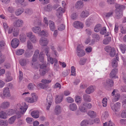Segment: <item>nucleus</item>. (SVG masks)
Returning a JSON list of instances; mask_svg holds the SVG:
<instances>
[{"label": "nucleus", "instance_id": "f257e3e1", "mask_svg": "<svg viewBox=\"0 0 126 126\" xmlns=\"http://www.w3.org/2000/svg\"><path fill=\"white\" fill-rule=\"evenodd\" d=\"M28 106L25 102H23L22 105L17 104L16 106L17 109L16 110L14 109H9L7 110L6 112L7 115H12L16 113L17 115L18 118L21 117V114H23L26 111L28 108Z\"/></svg>", "mask_w": 126, "mask_h": 126}, {"label": "nucleus", "instance_id": "f03ea898", "mask_svg": "<svg viewBox=\"0 0 126 126\" xmlns=\"http://www.w3.org/2000/svg\"><path fill=\"white\" fill-rule=\"evenodd\" d=\"M44 52L47 57V61L49 62L50 61L51 64H53L54 63V66L55 67L57 63V61L55 59H53L50 57V54L49 52V48L48 47L45 48L44 49Z\"/></svg>", "mask_w": 126, "mask_h": 126}, {"label": "nucleus", "instance_id": "7ed1b4c3", "mask_svg": "<svg viewBox=\"0 0 126 126\" xmlns=\"http://www.w3.org/2000/svg\"><path fill=\"white\" fill-rule=\"evenodd\" d=\"M47 101L46 104V109L47 110H49L53 102L52 96L51 94H49L48 95L47 97Z\"/></svg>", "mask_w": 126, "mask_h": 126}, {"label": "nucleus", "instance_id": "20e7f679", "mask_svg": "<svg viewBox=\"0 0 126 126\" xmlns=\"http://www.w3.org/2000/svg\"><path fill=\"white\" fill-rule=\"evenodd\" d=\"M110 107L111 109L115 112H118L120 110L121 104L120 103L117 102L114 104H111Z\"/></svg>", "mask_w": 126, "mask_h": 126}, {"label": "nucleus", "instance_id": "39448f33", "mask_svg": "<svg viewBox=\"0 0 126 126\" xmlns=\"http://www.w3.org/2000/svg\"><path fill=\"white\" fill-rule=\"evenodd\" d=\"M27 36L29 38V39L33 43H34L37 42V39L35 35H33L32 32H30L26 34Z\"/></svg>", "mask_w": 126, "mask_h": 126}, {"label": "nucleus", "instance_id": "423d86ee", "mask_svg": "<svg viewBox=\"0 0 126 126\" xmlns=\"http://www.w3.org/2000/svg\"><path fill=\"white\" fill-rule=\"evenodd\" d=\"M3 94V96H1V97L2 98H4V97H9L11 96L10 93L9 88L6 87L4 88Z\"/></svg>", "mask_w": 126, "mask_h": 126}, {"label": "nucleus", "instance_id": "0eeeda50", "mask_svg": "<svg viewBox=\"0 0 126 126\" xmlns=\"http://www.w3.org/2000/svg\"><path fill=\"white\" fill-rule=\"evenodd\" d=\"M24 22L23 20L21 19H18L14 21L13 23L14 27L16 28L21 27L23 24Z\"/></svg>", "mask_w": 126, "mask_h": 126}, {"label": "nucleus", "instance_id": "6e6552de", "mask_svg": "<svg viewBox=\"0 0 126 126\" xmlns=\"http://www.w3.org/2000/svg\"><path fill=\"white\" fill-rule=\"evenodd\" d=\"M39 74L41 76H44L47 72L46 66L44 64H42L40 66L39 70Z\"/></svg>", "mask_w": 126, "mask_h": 126}, {"label": "nucleus", "instance_id": "1a4fd4ad", "mask_svg": "<svg viewBox=\"0 0 126 126\" xmlns=\"http://www.w3.org/2000/svg\"><path fill=\"white\" fill-rule=\"evenodd\" d=\"M11 44L13 48H16L18 46L19 44V41L16 38H14L12 40Z\"/></svg>", "mask_w": 126, "mask_h": 126}, {"label": "nucleus", "instance_id": "9d476101", "mask_svg": "<svg viewBox=\"0 0 126 126\" xmlns=\"http://www.w3.org/2000/svg\"><path fill=\"white\" fill-rule=\"evenodd\" d=\"M48 41L47 38L41 37L39 40V43L42 46H45L47 45Z\"/></svg>", "mask_w": 126, "mask_h": 126}, {"label": "nucleus", "instance_id": "9b49d317", "mask_svg": "<svg viewBox=\"0 0 126 126\" xmlns=\"http://www.w3.org/2000/svg\"><path fill=\"white\" fill-rule=\"evenodd\" d=\"M51 48L52 51L53 53L54 54L55 56H58L59 54L57 52L56 49L58 51H60L62 50L61 48L59 47L56 48L54 46H51Z\"/></svg>", "mask_w": 126, "mask_h": 126}, {"label": "nucleus", "instance_id": "f8f14e48", "mask_svg": "<svg viewBox=\"0 0 126 126\" xmlns=\"http://www.w3.org/2000/svg\"><path fill=\"white\" fill-rule=\"evenodd\" d=\"M95 90V86L91 85L89 86L86 89L85 92L87 94H90L93 93Z\"/></svg>", "mask_w": 126, "mask_h": 126}, {"label": "nucleus", "instance_id": "ddd939ff", "mask_svg": "<svg viewBox=\"0 0 126 126\" xmlns=\"http://www.w3.org/2000/svg\"><path fill=\"white\" fill-rule=\"evenodd\" d=\"M85 51L79 48L78 47L77 50V54L79 57H81L84 56L85 54Z\"/></svg>", "mask_w": 126, "mask_h": 126}, {"label": "nucleus", "instance_id": "4468645a", "mask_svg": "<svg viewBox=\"0 0 126 126\" xmlns=\"http://www.w3.org/2000/svg\"><path fill=\"white\" fill-rule=\"evenodd\" d=\"M73 26L75 28H82L84 26L83 24L82 23L77 21H75L74 22Z\"/></svg>", "mask_w": 126, "mask_h": 126}, {"label": "nucleus", "instance_id": "2eb2a0df", "mask_svg": "<svg viewBox=\"0 0 126 126\" xmlns=\"http://www.w3.org/2000/svg\"><path fill=\"white\" fill-rule=\"evenodd\" d=\"M10 105V103L8 101H4L0 104V107L1 108L4 109L8 108Z\"/></svg>", "mask_w": 126, "mask_h": 126}, {"label": "nucleus", "instance_id": "dca6fc26", "mask_svg": "<svg viewBox=\"0 0 126 126\" xmlns=\"http://www.w3.org/2000/svg\"><path fill=\"white\" fill-rule=\"evenodd\" d=\"M103 84L105 86H112L113 85V81L111 79H108L106 82L103 83Z\"/></svg>", "mask_w": 126, "mask_h": 126}, {"label": "nucleus", "instance_id": "f3484780", "mask_svg": "<svg viewBox=\"0 0 126 126\" xmlns=\"http://www.w3.org/2000/svg\"><path fill=\"white\" fill-rule=\"evenodd\" d=\"M6 78L5 81L8 82L10 81L13 79L12 77L11 76V74L10 72L9 71H7L5 74Z\"/></svg>", "mask_w": 126, "mask_h": 126}, {"label": "nucleus", "instance_id": "a211bd4d", "mask_svg": "<svg viewBox=\"0 0 126 126\" xmlns=\"http://www.w3.org/2000/svg\"><path fill=\"white\" fill-rule=\"evenodd\" d=\"M116 8V11H121L125 8V6L124 5H121L119 4H116L115 5Z\"/></svg>", "mask_w": 126, "mask_h": 126}, {"label": "nucleus", "instance_id": "6ab92c4d", "mask_svg": "<svg viewBox=\"0 0 126 126\" xmlns=\"http://www.w3.org/2000/svg\"><path fill=\"white\" fill-rule=\"evenodd\" d=\"M83 6V2L79 0L76 2L75 4V7L76 8L79 9L82 8Z\"/></svg>", "mask_w": 126, "mask_h": 126}, {"label": "nucleus", "instance_id": "aec40b11", "mask_svg": "<svg viewBox=\"0 0 126 126\" xmlns=\"http://www.w3.org/2000/svg\"><path fill=\"white\" fill-rule=\"evenodd\" d=\"M54 113L57 115L59 114L61 112V108L59 105H57L55 106L54 109Z\"/></svg>", "mask_w": 126, "mask_h": 126}, {"label": "nucleus", "instance_id": "412c9836", "mask_svg": "<svg viewBox=\"0 0 126 126\" xmlns=\"http://www.w3.org/2000/svg\"><path fill=\"white\" fill-rule=\"evenodd\" d=\"M32 31L35 33H37L39 35V33L41 31V29L38 26H35L32 28Z\"/></svg>", "mask_w": 126, "mask_h": 126}, {"label": "nucleus", "instance_id": "4be33fe9", "mask_svg": "<svg viewBox=\"0 0 126 126\" xmlns=\"http://www.w3.org/2000/svg\"><path fill=\"white\" fill-rule=\"evenodd\" d=\"M64 12V11L63 10V8L60 7L57 10L56 15L59 17L60 18L62 15L63 13Z\"/></svg>", "mask_w": 126, "mask_h": 126}, {"label": "nucleus", "instance_id": "5701e85b", "mask_svg": "<svg viewBox=\"0 0 126 126\" xmlns=\"http://www.w3.org/2000/svg\"><path fill=\"white\" fill-rule=\"evenodd\" d=\"M63 98V96L62 95L59 96L58 95H56L55 98V102L56 103L58 104L61 102Z\"/></svg>", "mask_w": 126, "mask_h": 126}, {"label": "nucleus", "instance_id": "b1692460", "mask_svg": "<svg viewBox=\"0 0 126 126\" xmlns=\"http://www.w3.org/2000/svg\"><path fill=\"white\" fill-rule=\"evenodd\" d=\"M69 109L71 110L75 111L77 109V106L75 103H71L69 105Z\"/></svg>", "mask_w": 126, "mask_h": 126}, {"label": "nucleus", "instance_id": "393cba45", "mask_svg": "<svg viewBox=\"0 0 126 126\" xmlns=\"http://www.w3.org/2000/svg\"><path fill=\"white\" fill-rule=\"evenodd\" d=\"M89 15L88 12L86 10L82 11L81 13L80 16L82 18H85Z\"/></svg>", "mask_w": 126, "mask_h": 126}, {"label": "nucleus", "instance_id": "a878e982", "mask_svg": "<svg viewBox=\"0 0 126 126\" xmlns=\"http://www.w3.org/2000/svg\"><path fill=\"white\" fill-rule=\"evenodd\" d=\"M118 72V70L116 69H113L110 74V77L111 78H115Z\"/></svg>", "mask_w": 126, "mask_h": 126}, {"label": "nucleus", "instance_id": "bb28decb", "mask_svg": "<svg viewBox=\"0 0 126 126\" xmlns=\"http://www.w3.org/2000/svg\"><path fill=\"white\" fill-rule=\"evenodd\" d=\"M31 114L33 117L37 118L39 117V112L38 111H33L31 112Z\"/></svg>", "mask_w": 126, "mask_h": 126}, {"label": "nucleus", "instance_id": "cd10ccee", "mask_svg": "<svg viewBox=\"0 0 126 126\" xmlns=\"http://www.w3.org/2000/svg\"><path fill=\"white\" fill-rule=\"evenodd\" d=\"M29 61L28 60L25 59H22L20 61V64L22 66H25L28 63Z\"/></svg>", "mask_w": 126, "mask_h": 126}, {"label": "nucleus", "instance_id": "c85d7f7f", "mask_svg": "<svg viewBox=\"0 0 126 126\" xmlns=\"http://www.w3.org/2000/svg\"><path fill=\"white\" fill-rule=\"evenodd\" d=\"M8 117L6 112L2 111L0 112V118L2 119H6Z\"/></svg>", "mask_w": 126, "mask_h": 126}, {"label": "nucleus", "instance_id": "c756f323", "mask_svg": "<svg viewBox=\"0 0 126 126\" xmlns=\"http://www.w3.org/2000/svg\"><path fill=\"white\" fill-rule=\"evenodd\" d=\"M48 35V33L46 31L42 30L39 33V36H45L47 37Z\"/></svg>", "mask_w": 126, "mask_h": 126}, {"label": "nucleus", "instance_id": "7c9ffc66", "mask_svg": "<svg viewBox=\"0 0 126 126\" xmlns=\"http://www.w3.org/2000/svg\"><path fill=\"white\" fill-rule=\"evenodd\" d=\"M79 110L82 112H85L87 111V109L84 105H83V103L81 104V105L79 107Z\"/></svg>", "mask_w": 126, "mask_h": 126}, {"label": "nucleus", "instance_id": "2f4dec72", "mask_svg": "<svg viewBox=\"0 0 126 126\" xmlns=\"http://www.w3.org/2000/svg\"><path fill=\"white\" fill-rule=\"evenodd\" d=\"M119 47L122 53H124L126 51V45L123 44H121L119 45Z\"/></svg>", "mask_w": 126, "mask_h": 126}, {"label": "nucleus", "instance_id": "473e14b6", "mask_svg": "<svg viewBox=\"0 0 126 126\" xmlns=\"http://www.w3.org/2000/svg\"><path fill=\"white\" fill-rule=\"evenodd\" d=\"M16 118V115H14L10 117L8 120L9 123L10 124H13Z\"/></svg>", "mask_w": 126, "mask_h": 126}, {"label": "nucleus", "instance_id": "72a5a7b5", "mask_svg": "<svg viewBox=\"0 0 126 126\" xmlns=\"http://www.w3.org/2000/svg\"><path fill=\"white\" fill-rule=\"evenodd\" d=\"M49 26L51 30L53 31L55 29V26L54 22L51 21H49Z\"/></svg>", "mask_w": 126, "mask_h": 126}, {"label": "nucleus", "instance_id": "f704fd0d", "mask_svg": "<svg viewBox=\"0 0 126 126\" xmlns=\"http://www.w3.org/2000/svg\"><path fill=\"white\" fill-rule=\"evenodd\" d=\"M101 28L102 26L100 24H97L94 27V31L95 32H98L101 29Z\"/></svg>", "mask_w": 126, "mask_h": 126}, {"label": "nucleus", "instance_id": "c9c22d12", "mask_svg": "<svg viewBox=\"0 0 126 126\" xmlns=\"http://www.w3.org/2000/svg\"><path fill=\"white\" fill-rule=\"evenodd\" d=\"M111 40V38L110 37H108L103 40V43L105 45L107 44L110 42Z\"/></svg>", "mask_w": 126, "mask_h": 126}, {"label": "nucleus", "instance_id": "e433bc0d", "mask_svg": "<svg viewBox=\"0 0 126 126\" xmlns=\"http://www.w3.org/2000/svg\"><path fill=\"white\" fill-rule=\"evenodd\" d=\"M83 97L84 100L85 101L90 102L91 100L90 96L86 94H85L83 95Z\"/></svg>", "mask_w": 126, "mask_h": 126}, {"label": "nucleus", "instance_id": "4c0bfd02", "mask_svg": "<svg viewBox=\"0 0 126 126\" xmlns=\"http://www.w3.org/2000/svg\"><path fill=\"white\" fill-rule=\"evenodd\" d=\"M88 115L91 118H93L95 117L96 116V113L95 112L93 111H89L88 113Z\"/></svg>", "mask_w": 126, "mask_h": 126}, {"label": "nucleus", "instance_id": "58836bf2", "mask_svg": "<svg viewBox=\"0 0 126 126\" xmlns=\"http://www.w3.org/2000/svg\"><path fill=\"white\" fill-rule=\"evenodd\" d=\"M19 30L18 29L14 28L13 32V36L16 37L17 36L19 35Z\"/></svg>", "mask_w": 126, "mask_h": 126}, {"label": "nucleus", "instance_id": "ea45409f", "mask_svg": "<svg viewBox=\"0 0 126 126\" xmlns=\"http://www.w3.org/2000/svg\"><path fill=\"white\" fill-rule=\"evenodd\" d=\"M118 61L114 59L112 61L111 65L113 67H116L118 66Z\"/></svg>", "mask_w": 126, "mask_h": 126}, {"label": "nucleus", "instance_id": "a19ab883", "mask_svg": "<svg viewBox=\"0 0 126 126\" xmlns=\"http://www.w3.org/2000/svg\"><path fill=\"white\" fill-rule=\"evenodd\" d=\"M8 123L6 120H1L0 121V126H7Z\"/></svg>", "mask_w": 126, "mask_h": 126}, {"label": "nucleus", "instance_id": "79ce46f5", "mask_svg": "<svg viewBox=\"0 0 126 126\" xmlns=\"http://www.w3.org/2000/svg\"><path fill=\"white\" fill-rule=\"evenodd\" d=\"M32 98L34 102H36L38 99V97L37 95L34 93H32L31 94Z\"/></svg>", "mask_w": 126, "mask_h": 126}, {"label": "nucleus", "instance_id": "37998d69", "mask_svg": "<svg viewBox=\"0 0 126 126\" xmlns=\"http://www.w3.org/2000/svg\"><path fill=\"white\" fill-rule=\"evenodd\" d=\"M83 105H84L86 108L87 109V110L88 109H91L92 107V104L90 103L87 102L83 103Z\"/></svg>", "mask_w": 126, "mask_h": 126}, {"label": "nucleus", "instance_id": "c03bdc74", "mask_svg": "<svg viewBox=\"0 0 126 126\" xmlns=\"http://www.w3.org/2000/svg\"><path fill=\"white\" fill-rule=\"evenodd\" d=\"M33 54V51L31 50L26 51L25 53V56L27 57H29L31 56Z\"/></svg>", "mask_w": 126, "mask_h": 126}, {"label": "nucleus", "instance_id": "a18cd8bd", "mask_svg": "<svg viewBox=\"0 0 126 126\" xmlns=\"http://www.w3.org/2000/svg\"><path fill=\"white\" fill-rule=\"evenodd\" d=\"M108 112L106 111L104 112L101 116V118L102 120H104L107 119L108 117Z\"/></svg>", "mask_w": 126, "mask_h": 126}, {"label": "nucleus", "instance_id": "49530a36", "mask_svg": "<svg viewBox=\"0 0 126 126\" xmlns=\"http://www.w3.org/2000/svg\"><path fill=\"white\" fill-rule=\"evenodd\" d=\"M116 17L117 18L119 19L122 17V11H116Z\"/></svg>", "mask_w": 126, "mask_h": 126}, {"label": "nucleus", "instance_id": "de8ad7c7", "mask_svg": "<svg viewBox=\"0 0 126 126\" xmlns=\"http://www.w3.org/2000/svg\"><path fill=\"white\" fill-rule=\"evenodd\" d=\"M35 86L33 83H30L28 86V88L30 90H32L34 89Z\"/></svg>", "mask_w": 126, "mask_h": 126}, {"label": "nucleus", "instance_id": "09e8293b", "mask_svg": "<svg viewBox=\"0 0 126 126\" xmlns=\"http://www.w3.org/2000/svg\"><path fill=\"white\" fill-rule=\"evenodd\" d=\"M24 9L22 8L18 9L15 12V14L17 16H19L21 14L24 12Z\"/></svg>", "mask_w": 126, "mask_h": 126}, {"label": "nucleus", "instance_id": "8fccbe9b", "mask_svg": "<svg viewBox=\"0 0 126 126\" xmlns=\"http://www.w3.org/2000/svg\"><path fill=\"white\" fill-rule=\"evenodd\" d=\"M25 52V50L23 49H20L17 50L16 52V54L18 55H21L22 54Z\"/></svg>", "mask_w": 126, "mask_h": 126}, {"label": "nucleus", "instance_id": "3c124183", "mask_svg": "<svg viewBox=\"0 0 126 126\" xmlns=\"http://www.w3.org/2000/svg\"><path fill=\"white\" fill-rule=\"evenodd\" d=\"M27 45L28 49L31 50L33 48V46L32 44L30 41L29 40L27 41Z\"/></svg>", "mask_w": 126, "mask_h": 126}, {"label": "nucleus", "instance_id": "603ef678", "mask_svg": "<svg viewBox=\"0 0 126 126\" xmlns=\"http://www.w3.org/2000/svg\"><path fill=\"white\" fill-rule=\"evenodd\" d=\"M120 97V95L119 94H116L114 98L112 99L113 101L115 102L117 101L119 99Z\"/></svg>", "mask_w": 126, "mask_h": 126}, {"label": "nucleus", "instance_id": "864d4df0", "mask_svg": "<svg viewBox=\"0 0 126 126\" xmlns=\"http://www.w3.org/2000/svg\"><path fill=\"white\" fill-rule=\"evenodd\" d=\"M0 46L2 49H4L6 47V44L4 41L2 40L0 41Z\"/></svg>", "mask_w": 126, "mask_h": 126}, {"label": "nucleus", "instance_id": "5fc2aeb1", "mask_svg": "<svg viewBox=\"0 0 126 126\" xmlns=\"http://www.w3.org/2000/svg\"><path fill=\"white\" fill-rule=\"evenodd\" d=\"M109 55L110 56L112 57H114L115 55L116 50L114 48H112V49L110 51Z\"/></svg>", "mask_w": 126, "mask_h": 126}, {"label": "nucleus", "instance_id": "6e6d98bb", "mask_svg": "<svg viewBox=\"0 0 126 126\" xmlns=\"http://www.w3.org/2000/svg\"><path fill=\"white\" fill-rule=\"evenodd\" d=\"M20 40L22 42H24L26 40V37L24 34L20 35Z\"/></svg>", "mask_w": 126, "mask_h": 126}, {"label": "nucleus", "instance_id": "4d7b16f0", "mask_svg": "<svg viewBox=\"0 0 126 126\" xmlns=\"http://www.w3.org/2000/svg\"><path fill=\"white\" fill-rule=\"evenodd\" d=\"M92 23V20L90 18H88L86 21L85 24L87 27L89 26Z\"/></svg>", "mask_w": 126, "mask_h": 126}, {"label": "nucleus", "instance_id": "13d9d810", "mask_svg": "<svg viewBox=\"0 0 126 126\" xmlns=\"http://www.w3.org/2000/svg\"><path fill=\"white\" fill-rule=\"evenodd\" d=\"M81 126H87L88 124V120H84L82 121L80 124Z\"/></svg>", "mask_w": 126, "mask_h": 126}, {"label": "nucleus", "instance_id": "bf43d9fd", "mask_svg": "<svg viewBox=\"0 0 126 126\" xmlns=\"http://www.w3.org/2000/svg\"><path fill=\"white\" fill-rule=\"evenodd\" d=\"M51 81V80L50 79H43L41 80V82L45 84H49L50 83Z\"/></svg>", "mask_w": 126, "mask_h": 126}, {"label": "nucleus", "instance_id": "052dcab7", "mask_svg": "<svg viewBox=\"0 0 126 126\" xmlns=\"http://www.w3.org/2000/svg\"><path fill=\"white\" fill-rule=\"evenodd\" d=\"M86 61V59L83 58H81L79 62V64L80 65H83L85 63Z\"/></svg>", "mask_w": 126, "mask_h": 126}, {"label": "nucleus", "instance_id": "680f3d73", "mask_svg": "<svg viewBox=\"0 0 126 126\" xmlns=\"http://www.w3.org/2000/svg\"><path fill=\"white\" fill-rule=\"evenodd\" d=\"M38 86H39L40 88L43 89H46L47 87V85L42 83H40L38 85Z\"/></svg>", "mask_w": 126, "mask_h": 126}, {"label": "nucleus", "instance_id": "e2e57ef3", "mask_svg": "<svg viewBox=\"0 0 126 126\" xmlns=\"http://www.w3.org/2000/svg\"><path fill=\"white\" fill-rule=\"evenodd\" d=\"M25 13L28 15H31L33 13V11L31 9H25Z\"/></svg>", "mask_w": 126, "mask_h": 126}, {"label": "nucleus", "instance_id": "0e129e2a", "mask_svg": "<svg viewBox=\"0 0 126 126\" xmlns=\"http://www.w3.org/2000/svg\"><path fill=\"white\" fill-rule=\"evenodd\" d=\"M25 101L27 102L30 103H32L34 102L33 100L32 99V97H27L25 98Z\"/></svg>", "mask_w": 126, "mask_h": 126}, {"label": "nucleus", "instance_id": "69168bd1", "mask_svg": "<svg viewBox=\"0 0 126 126\" xmlns=\"http://www.w3.org/2000/svg\"><path fill=\"white\" fill-rule=\"evenodd\" d=\"M76 102L77 103H80L81 102V99L80 97L78 95H76L75 98Z\"/></svg>", "mask_w": 126, "mask_h": 126}, {"label": "nucleus", "instance_id": "338daca9", "mask_svg": "<svg viewBox=\"0 0 126 126\" xmlns=\"http://www.w3.org/2000/svg\"><path fill=\"white\" fill-rule=\"evenodd\" d=\"M113 12L111 11L107 13L105 15L106 17L108 18L112 16L113 14Z\"/></svg>", "mask_w": 126, "mask_h": 126}, {"label": "nucleus", "instance_id": "774afa93", "mask_svg": "<svg viewBox=\"0 0 126 126\" xmlns=\"http://www.w3.org/2000/svg\"><path fill=\"white\" fill-rule=\"evenodd\" d=\"M107 99L106 98H104L102 101L103 106V107H106L107 106Z\"/></svg>", "mask_w": 126, "mask_h": 126}]
</instances>
